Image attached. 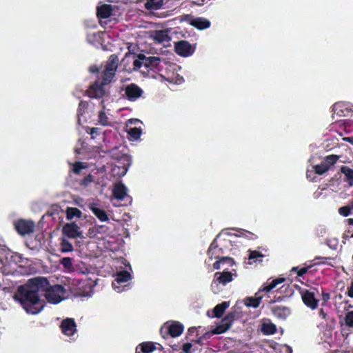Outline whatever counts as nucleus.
<instances>
[{"instance_id": "18", "label": "nucleus", "mask_w": 353, "mask_h": 353, "mask_svg": "<svg viewBox=\"0 0 353 353\" xmlns=\"http://www.w3.org/2000/svg\"><path fill=\"white\" fill-rule=\"evenodd\" d=\"M151 38L158 43H162L170 40L168 31L165 30L154 31L151 35Z\"/></svg>"}, {"instance_id": "39", "label": "nucleus", "mask_w": 353, "mask_h": 353, "mask_svg": "<svg viewBox=\"0 0 353 353\" xmlns=\"http://www.w3.org/2000/svg\"><path fill=\"white\" fill-rule=\"evenodd\" d=\"M88 108V103L85 101H80L79 103V107L77 109V116L79 121H80V117L83 115L85 110Z\"/></svg>"}, {"instance_id": "64", "label": "nucleus", "mask_w": 353, "mask_h": 353, "mask_svg": "<svg viewBox=\"0 0 353 353\" xmlns=\"http://www.w3.org/2000/svg\"><path fill=\"white\" fill-rule=\"evenodd\" d=\"M350 237L353 238V233L350 235Z\"/></svg>"}, {"instance_id": "57", "label": "nucleus", "mask_w": 353, "mask_h": 353, "mask_svg": "<svg viewBox=\"0 0 353 353\" xmlns=\"http://www.w3.org/2000/svg\"><path fill=\"white\" fill-rule=\"evenodd\" d=\"M347 221L349 225H353V219L352 218L347 219Z\"/></svg>"}, {"instance_id": "12", "label": "nucleus", "mask_w": 353, "mask_h": 353, "mask_svg": "<svg viewBox=\"0 0 353 353\" xmlns=\"http://www.w3.org/2000/svg\"><path fill=\"white\" fill-rule=\"evenodd\" d=\"M232 281V274L230 272L223 271L222 272H217L214 274V279L212 283L211 287L212 289L218 285V283L226 285Z\"/></svg>"}, {"instance_id": "52", "label": "nucleus", "mask_w": 353, "mask_h": 353, "mask_svg": "<svg viewBox=\"0 0 353 353\" xmlns=\"http://www.w3.org/2000/svg\"><path fill=\"white\" fill-rule=\"evenodd\" d=\"M347 294L350 297L353 298V281L352 282L350 287L348 288Z\"/></svg>"}, {"instance_id": "21", "label": "nucleus", "mask_w": 353, "mask_h": 353, "mask_svg": "<svg viewBox=\"0 0 353 353\" xmlns=\"http://www.w3.org/2000/svg\"><path fill=\"white\" fill-rule=\"evenodd\" d=\"M183 329L184 326L182 323L179 321H174L168 327V334L172 337H177L183 333Z\"/></svg>"}, {"instance_id": "37", "label": "nucleus", "mask_w": 353, "mask_h": 353, "mask_svg": "<svg viewBox=\"0 0 353 353\" xmlns=\"http://www.w3.org/2000/svg\"><path fill=\"white\" fill-rule=\"evenodd\" d=\"M339 159V155L330 154L325 157L323 162L326 165H327L328 168L330 169L332 165H334L336 163Z\"/></svg>"}, {"instance_id": "6", "label": "nucleus", "mask_w": 353, "mask_h": 353, "mask_svg": "<svg viewBox=\"0 0 353 353\" xmlns=\"http://www.w3.org/2000/svg\"><path fill=\"white\" fill-rule=\"evenodd\" d=\"M14 227L21 236L32 234L34 232L35 223L33 221L19 219L14 221Z\"/></svg>"}, {"instance_id": "60", "label": "nucleus", "mask_w": 353, "mask_h": 353, "mask_svg": "<svg viewBox=\"0 0 353 353\" xmlns=\"http://www.w3.org/2000/svg\"><path fill=\"white\" fill-rule=\"evenodd\" d=\"M90 70H91L92 72H98V69H97V68H95V69H92V68H90Z\"/></svg>"}, {"instance_id": "50", "label": "nucleus", "mask_w": 353, "mask_h": 353, "mask_svg": "<svg viewBox=\"0 0 353 353\" xmlns=\"http://www.w3.org/2000/svg\"><path fill=\"white\" fill-rule=\"evenodd\" d=\"M319 316L323 319H326L327 314L325 312L323 309H320L319 311Z\"/></svg>"}, {"instance_id": "10", "label": "nucleus", "mask_w": 353, "mask_h": 353, "mask_svg": "<svg viewBox=\"0 0 353 353\" xmlns=\"http://www.w3.org/2000/svg\"><path fill=\"white\" fill-rule=\"evenodd\" d=\"M62 233L64 236L70 239L81 237L82 234L80 228L74 222L65 223L63 226Z\"/></svg>"}, {"instance_id": "56", "label": "nucleus", "mask_w": 353, "mask_h": 353, "mask_svg": "<svg viewBox=\"0 0 353 353\" xmlns=\"http://www.w3.org/2000/svg\"><path fill=\"white\" fill-rule=\"evenodd\" d=\"M100 105L101 106V110H103V111H105V101L104 100H101L100 101Z\"/></svg>"}, {"instance_id": "3", "label": "nucleus", "mask_w": 353, "mask_h": 353, "mask_svg": "<svg viewBox=\"0 0 353 353\" xmlns=\"http://www.w3.org/2000/svg\"><path fill=\"white\" fill-rule=\"evenodd\" d=\"M39 280H44L46 284L41 287V292H44V296L47 301L52 304H57L63 300V296L65 292L64 287L61 285H50L49 281L41 276H38Z\"/></svg>"}, {"instance_id": "29", "label": "nucleus", "mask_w": 353, "mask_h": 353, "mask_svg": "<svg viewBox=\"0 0 353 353\" xmlns=\"http://www.w3.org/2000/svg\"><path fill=\"white\" fill-rule=\"evenodd\" d=\"M118 57L114 54H111L107 61L105 69L116 72L118 66Z\"/></svg>"}, {"instance_id": "2", "label": "nucleus", "mask_w": 353, "mask_h": 353, "mask_svg": "<svg viewBox=\"0 0 353 353\" xmlns=\"http://www.w3.org/2000/svg\"><path fill=\"white\" fill-rule=\"evenodd\" d=\"M115 72L106 69L103 72L101 81H95L86 90V95L90 98L102 99L105 94L104 86L111 82Z\"/></svg>"}, {"instance_id": "53", "label": "nucleus", "mask_w": 353, "mask_h": 353, "mask_svg": "<svg viewBox=\"0 0 353 353\" xmlns=\"http://www.w3.org/2000/svg\"><path fill=\"white\" fill-rule=\"evenodd\" d=\"M343 140L344 141L348 142V143H350V144L353 145V137H343Z\"/></svg>"}, {"instance_id": "8", "label": "nucleus", "mask_w": 353, "mask_h": 353, "mask_svg": "<svg viewBox=\"0 0 353 353\" xmlns=\"http://www.w3.org/2000/svg\"><path fill=\"white\" fill-rule=\"evenodd\" d=\"M174 50L178 55L183 57L192 55L194 51L192 45L188 41L185 40L176 42L174 44Z\"/></svg>"}, {"instance_id": "26", "label": "nucleus", "mask_w": 353, "mask_h": 353, "mask_svg": "<svg viewBox=\"0 0 353 353\" xmlns=\"http://www.w3.org/2000/svg\"><path fill=\"white\" fill-rule=\"evenodd\" d=\"M341 172L345 176L344 181L347 183L350 187L353 186V169L346 165H342L341 167Z\"/></svg>"}, {"instance_id": "48", "label": "nucleus", "mask_w": 353, "mask_h": 353, "mask_svg": "<svg viewBox=\"0 0 353 353\" xmlns=\"http://www.w3.org/2000/svg\"><path fill=\"white\" fill-rule=\"evenodd\" d=\"M192 345L190 343H185L182 346V350L183 353H191V348Z\"/></svg>"}, {"instance_id": "32", "label": "nucleus", "mask_w": 353, "mask_h": 353, "mask_svg": "<svg viewBox=\"0 0 353 353\" xmlns=\"http://www.w3.org/2000/svg\"><path fill=\"white\" fill-rule=\"evenodd\" d=\"M263 256L264 255L259 251L249 250L248 263L251 265L257 261H261Z\"/></svg>"}, {"instance_id": "28", "label": "nucleus", "mask_w": 353, "mask_h": 353, "mask_svg": "<svg viewBox=\"0 0 353 353\" xmlns=\"http://www.w3.org/2000/svg\"><path fill=\"white\" fill-rule=\"evenodd\" d=\"M227 263L230 266H232L234 264V261L233 258L230 256H221L219 260H216L213 263L214 270H219L221 268V264Z\"/></svg>"}, {"instance_id": "27", "label": "nucleus", "mask_w": 353, "mask_h": 353, "mask_svg": "<svg viewBox=\"0 0 353 353\" xmlns=\"http://www.w3.org/2000/svg\"><path fill=\"white\" fill-rule=\"evenodd\" d=\"M229 302L227 301L217 304L213 309L214 316L216 318L222 316L225 310L229 307Z\"/></svg>"}, {"instance_id": "30", "label": "nucleus", "mask_w": 353, "mask_h": 353, "mask_svg": "<svg viewBox=\"0 0 353 353\" xmlns=\"http://www.w3.org/2000/svg\"><path fill=\"white\" fill-rule=\"evenodd\" d=\"M163 0H147L145 8L148 10H157L163 6Z\"/></svg>"}, {"instance_id": "34", "label": "nucleus", "mask_w": 353, "mask_h": 353, "mask_svg": "<svg viewBox=\"0 0 353 353\" xmlns=\"http://www.w3.org/2000/svg\"><path fill=\"white\" fill-rule=\"evenodd\" d=\"M74 250L72 243L67 239L62 238L60 242V251L62 253L70 252Z\"/></svg>"}, {"instance_id": "49", "label": "nucleus", "mask_w": 353, "mask_h": 353, "mask_svg": "<svg viewBox=\"0 0 353 353\" xmlns=\"http://www.w3.org/2000/svg\"><path fill=\"white\" fill-rule=\"evenodd\" d=\"M321 296H322V299L324 302H327L330 300V294L329 292H325L322 288H321Z\"/></svg>"}, {"instance_id": "9", "label": "nucleus", "mask_w": 353, "mask_h": 353, "mask_svg": "<svg viewBox=\"0 0 353 353\" xmlns=\"http://www.w3.org/2000/svg\"><path fill=\"white\" fill-rule=\"evenodd\" d=\"M143 93V90L135 83L127 85L125 88V94L130 101H135L139 99Z\"/></svg>"}, {"instance_id": "59", "label": "nucleus", "mask_w": 353, "mask_h": 353, "mask_svg": "<svg viewBox=\"0 0 353 353\" xmlns=\"http://www.w3.org/2000/svg\"><path fill=\"white\" fill-rule=\"evenodd\" d=\"M338 105H338L337 103H336V104H334V106H333V110H334V111L337 108Z\"/></svg>"}, {"instance_id": "20", "label": "nucleus", "mask_w": 353, "mask_h": 353, "mask_svg": "<svg viewBox=\"0 0 353 353\" xmlns=\"http://www.w3.org/2000/svg\"><path fill=\"white\" fill-rule=\"evenodd\" d=\"M112 8L110 4H103L97 8V15L99 19H108L112 15Z\"/></svg>"}, {"instance_id": "47", "label": "nucleus", "mask_w": 353, "mask_h": 353, "mask_svg": "<svg viewBox=\"0 0 353 353\" xmlns=\"http://www.w3.org/2000/svg\"><path fill=\"white\" fill-rule=\"evenodd\" d=\"M211 333L206 332L203 334L201 336L199 337L196 340L192 339V341H195L196 343L201 344L203 339H208L210 338Z\"/></svg>"}, {"instance_id": "63", "label": "nucleus", "mask_w": 353, "mask_h": 353, "mask_svg": "<svg viewBox=\"0 0 353 353\" xmlns=\"http://www.w3.org/2000/svg\"><path fill=\"white\" fill-rule=\"evenodd\" d=\"M277 300H278V301H281V296H279V297L278 298V299H277Z\"/></svg>"}, {"instance_id": "43", "label": "nucleus", "mask_w": 353, "mask_h": 353, "mask_svg": "<svg viewBox=\"0 0 353 353\" xmlns=\"http://www.w3.org/2000/svg\"><path fill=\"white\" fill-rule=\"evenodd\" d=\"M345 321L348 327H353V311H350L346 313Z\"/></svg>"}, {"instance_id": "46", "label": "nucleus", "mask_w": 353, "mask_h": 353, "mask_svg": "<svg viewBox=\"0 0 353 353\" xmlns=\"http://www.w3.org/2000/svg\"><path fill=\"white\" fill-rule=\"evenodd\" d=\"M352 208L348 206H343L339 208V212L343 216H347L351 213Z\"/></svg>"}, {"instance_id": "24", "label": "nucleus", "mask_w": 353, "mask_h": 353, "mask_svg": "<svg viewBox=\"0 0 353 353\" xmlns=\"http://www.w3.org/2000/svg\"><path fill=\"white\" fill-rule=\"evenodd\" d=\"M131 279H132V276L130 274V272H128V271L122 270V271L118 272L116 274L114 281L112 282V286L114 288H117V286L115 285V282L119 285V284L129 281Z\"/></svg>"}, {"instance_id": "11", "label": "nucleus", "mask_w": 353, "mask_h": 353, "mask_svg": "<svg viewBox=\"0 0 353 353\" xmlns=\"http://www.w3.org/2000/svg\"><path fill=\"white\" fill-rule=\"evenodd\" d=\"M185 17L188 19L187 21L191 26L198 30H203L210 27V21L203 17L194 18L189 14L185 15Z\"/></svg>"}, {"instance_id": "17", "label": "nucleus", "mask_w": 353, "mask_h": 353, "mask_svg": "<svg viewBox=\"0 0 353 353\" xmlns=\"http://www.w3.org/2000/svg\"><path fill=\"white\" fill-rule=\"evenodd\" d=\"M89 208L91 210V212L101 221L104 222V221H108L109 220V218H108V216L106 212L103 209L98 207V205L97 203H91L89 205Z\"/></svg>"}, {"instance_id": "14", "label": "nucleus", "mask_w": 353, "mask_h": 353, "mask_svg": "<svg viewBox=\"0 0 353 353\" xmlns=\"http://www.w3.org/2000/svg\"><path fill=\"white\" fill-rule=\"evenodd\" d=\"M61 332L66 336H72L77 331V324L73 319L67 318L62 321L60 325Z\"/></svg>"}, {"instance_id": "58", "label": "nucleus", "mask_w": 353, "mask_h": 353, "mask_svg": "<svg viewBox=\"0 0 353 353\" xmlns=\"http://www.w3.org/2000/svg\"><path fill=\"white\" fill-rule=\"evenodd\" d=\"M204 3H205V0H201V3L194 2V4L198 5V6H203L204 4Z\"/></svg>"}, {"instance_id": "4", "label": "nucleus", "mask_w": 353, "mask_h": 353, "mask_svg": "<svg viewBox=\"0 0 353 353\" xmlns=\"http://www.w3.org/2000/svg\"><path fill=\"white\" fill-rule=\"evenodd\" d=\"M132 57L133 61V68L135 70H139L142 66L148 70L158 69L161 62V58L158 57H146L143 54H126L125 58Z\"/></svg>"}, {"instance_id": "7", "label": "nucleus", "mask_w": 353, "mask_h": 353, "mask_svg": "<svg viewBox=\"0 0 353 353\" xmlns=\"http://www.w3.org/2000/svg\"><path fill=\"white\" fill-rule=\"evenodd\" d=\"M237 312H229L221 321V323L218 325L212 332L214 334H220L225 332L228 330L234 321L236 319Z\"/></svg>"}, {"instance_id": "16", "label": "nucleus", "mask_w": 353, "mask_h": 353, "mask_svg": "<svg viewBox=\"0 0 353 353\" xmlns=\"http://www.w3.org/2000/svg\"><path fill=\"white\" fill-rule=\"evenodd\" d=\"M113 196L119 200L122 201L127 195V188L122 182L117 183L112 189Z\"/></svg>"}, {"instance_id": "35", "label": "nucleus", "mask_w": 353, "mask_h": 353, "mask_svg": "<svg viewBox=\"0 0 353 353\" xmlns=\"http://www.w3.org/2000/svg\"><path fill=\"white\" fill-rule=\"evenodd\" d=\"M261 331L266 335L273 334L276 332V327L272 323H263Z\"/></svg>"}, {"instance_id": "44", "label": "nucleus", "mask_w": 353, "mask_h": 353, "mask_svg": "<svg viewBox=\"0 0 353 353\" xmlns=\"http://www.w3.org/2000/svg\"><path fill=\"white\" fill-rule=\"evenodd\" d=\"M105 228H106V227L104 225H95L92 228H90L88 232L90 235L95 236L97 233L100 232L101 230H103Z\"/></svg>"}, {"instance_id": "45", "label": "nucleus", "mask_w": 353, "mask_h": 353, "mask_svg": "<svg viewBox=\"0 0 353 353\" xmlns=\"http://www.w3.org/2000/svg\"><path fill=\"white\" fill-rule=\"evenodd\" d=\"M93 181V176L91 174H88L85 176L80 182V184L81 185H83L85 187L88 186L90 183H92Z\"/></svg>"}, {"instance_id": "40", "label": "nucleus", "mask_w": 353, "mask_h": 353, "mask_svg": "<svg viewBox=\"0 0 353 353\" xmlns=\"http://www.w3.org/2000/svg\"><path fill=\"white\" fill-rule=\"evenodd\" d=\"M313 168L315 173L319 175L325 173L329 170L327 165L323 161L321 164L315 165Z\"/></svg>"}, {"instance_id": "38", "label": "nucleus", "mask_w": 353, "mask_h": 353, "mask_svg": "<svg viewBox=\"0 0 353 353\" xmlns=\"http://www.w3.org/2000/svg\"><path fill=\"white\" fill-rule=\"evenodd\" d=\"M72 165V172L76 174H81V171L87 168L86 165H83V163L80 161H76L74 163H71Z\"/></svg>"}, {"instance_id": "23", "label": "nucleus", "mask_w": 353, "mask_h": 353, "mask_svg": "<svg viewBox=\"0 0 353 353\" xmlns=\"http://www.w3.org/2000/svg\"><path fill=\"white\" fill-rule=\"evenodd\" d=\"M285 281L284 278H276L275 279H273L272 281H270V279L268 280V281L263 285L261 288H260L261 292H269L273 289H274L279 284H281Z\"/></svg>"}, {"instance_id": "55", "label": "nucleus", "mask_w": 353, "mask_h": 353, "mask_svg": "<svg viewBox=\"0 0 353 353\" xmlns=\"http://www.w3.org/2000/svg\"><path fill=\"white\" fill-rule=\"evenodd\" d=\"M350 237V236H349L347 234H346V233L343 234V243L345 244V241L347 240Z\"/></svg>"}, {"instance_id": "1", "label": "nucleus", "mask_w": 353, "mask_h": 353, "mask_svg": "<svg viewBox=\"0 0 353 353\" xmlns=\"http://www.w3.org/2000/svg\"><path fill=\"white\" fill-rule=\"evenodd\" d=\"M43 283H46L44 280L35 277L18 287L14 298L20 303L27 313L37 314L43 309L44 303L39 295Z\"/></svg>"}, {"instance_id": "31", "label": "nucleus", "mask_w": 353, "mask_h": 353, "mask_svg": "<svg viewBox=\"0 0 353 353\" xmlns=\"http://www.w3.org/2000/svg\"><path fill=\"white\" fill-rule=\"evenodd\" d=\"M65 213L67 220H72L74 217L81 218L82 216V212L77 208L68 207Z\"/></svg>"}, {"instance_id": "36", "label": "nucleus", "mask_w": 353, "mask_h": 353, "mask_svg": "<svg viewBox=\"0 0 353 353\" xmlns=\"http://www.w3.org/2000/svg\"><path fill=\"white\" fill-rule=\"evenodd\" d=\"M60 264L68 272L74 270L73 259L70 257H63L60 261Z\"/></svg>"}, {"instance_id": "25", "label": "nucleus", "mask_w": 353, "mask_h": 353, "mask_svg": "<svg viewBox=\"0 0 353 353\" xmlns=\"http://www.w3.org/2000/svg\"><path fill=\"white\" fill-rule=\"evenodd\" d=\"M156 349L155 345L152 342H143L140 343L137 347L135 353H151Z\"/></svg>"}, {"instance_id": "54", "label": "nucleus", "mask_w": 353, "mask_h": 353, "mask_svg": "<svg viewBox=\"0 0 353 353\" xmlns=\"http://www.w3.org/2000/svg\"><path fill=\"white\" fill-rule=\"evenodd\" d=\"M98 132H99V128H91V130H90V134L92 135V138H94L93 137V134H97Z\"/></svg>"}, {"instance_id": "19", "label": "nucleus", "mask_w": 353, "mask_h": 353, "mask_svg": "<svg viewBox=\"0 0 353 353\" xmlns=\"http://www.w3.org/2000/svg\"><path fill=\"white\" fill-rule=\"evenodd\" d=\"M261 292H262L259 289L258 290V292L255 294V296L254 297H252V296L247 297L245 299V304L248 307H252L253 308H257L259 306V305H260V303L261 302L262 298H263V296L261 295Z\"/></svg>"}, {"instance_id": "61", "label": "nucleus", "mask_w": 353, "mask_h": 353, "mask_svg": "<svg viewBox=\"0 0 353 353\" xmlns=\"http://www.w3.org/2000/svg\"><path fill=\"white\" fill-rule=\"evenodd\" d=\"M275 302H276V301H275V300H271V301H270V304H272V303H275Z\"/></svg>"}, {"instance_id": "15", "label": "nucleus", "mask_w": 353, "mask_h": 353, "mask_svg": "<svg viewBox=\"0 0 353 353\" xmlns=\"http://www.w3.org/2000/svg\"><path fill=\"white\" fill-rule=\"evenodd\" d=\"M270 309L273 316L280 320H285L291 314V310L287 306L274 305Z\"/></svg>"}, {"instance_id": "13", "label": "nucleus", "mask_w": 353, "mask_h": 353, "mask_svg": "<svg viewBox=\"0 0 353 353\" xmlns=\"http://www.w3.org/2000/svg\"><path fill=\"white\" fill-rule=\"evenodd\" d=\"M219 236L220 234L216 236L208 250L207 254L210 260H212L213 259L219 260L221 257V255L223 254V248H219L217 243V239L219 237Z\"/></svg>"}, {"instance_id": "62", "label": "nucleus", "mask_w": 353, "mask_h": 353, "mask_svg": "<svg viewBox=\"0 0 353 353\" xmlns=\"http://www.w3.org/2000/svg\"><path fill=\"white\" fill-rule=\"evenodd\" d=\"M288 350L290 351V353H291V352H292V349H291L290 347H288Z\"/></svg>"}, {"instance_id": "42", "label": "nucleus", "mask_w": 353, "mask_h": 353, "mask_svg": "<svg viewBox=\"0 0 353 353\" xmlns=\"http://www.w3.org/2000/svg\"><path fill=\"white\" fill-rule=\"evenodd\" d=\"M98 121L101 125H102L103 126L108 125V118L106 115L105 112L103 111V110H101L99 112Z\"/></svg>"}, {"instance_id": "33", "label": "nucleus", "mask_w": 353, "mask_h": 353, "mask_svg": "<svg viewBox=\"0 0 353 353\" xmlns=\"http://www.w3.org/2000/svg\"><path fill=\"white\" fill-rule=\"evenodd\" d=\"M142 133V130L141 128L134 127L130 128L128 130V139L131 141H137L138 140Z\"/></svg>"}, {"instance_id": "41", "label": "nucleus", "mask_w": 353, "mask_h": 353, "mask_svg": "<svg viewBox=\"0 0 353 353\" xmlns=\"http://www.w3.org/2000/svg\"><path fill=\"white\" fill-rule=\"evenodd\" d=\"M312 265H308L306 267H303L299 268V267H293L291 270L292 272H296L297 276L301 277L303 276L305 274H306L310 268H311Z\"/></svg>"}, {"instance_id": "22", "label": "nucleus", "mask_w": 353, "mask_h": 353, "mask_svg": "<svg viewBox=\"0 0 353 353\" xmlns=\"http://www.w3.org/2000/svg\"><path fill=\"white\" fill-rule=\"evenodd\" d=\"M123 159L126 161V163H124L122 166L120 165H114L112 168V172L114 175H117L119 177L123 176L126 172H128V168L130 165L129 162V158L128 156H125L123 157Z\"/></svg>"}, {"instance_id": "51", "label": "nucleus", "mask_w": 353, "mask_h": 353, "mask_svg": "<svg viewBox=\"0 0 353 353\" xmlns=\"http://www.w3.org/2000/svg\"><path fill=\"white\" fill-rule=\"evenodd\" d=\"M195 332H196V336L199 335L198 334V331L196 330V328L194 327H191L188 329V335H192L193 333H194Z\"/></svg>"}, {"instance_id": "5", "label": "nucleus", "mask_w": 353, "mask_h": 353, "mask_svg": "<svg viewBox=\"0 0 353 353\" xmlns=\"http://www.w3.org/2000/svg\"><path fill=\"white\" fill-rule=\"evenodd\" d=\"M301 298L304 304L312 310L317 308L319 299L316 296L319 294V290L316 288H312L310 290L302 289L300 290Z\"/></svg>"}]
</instances>
